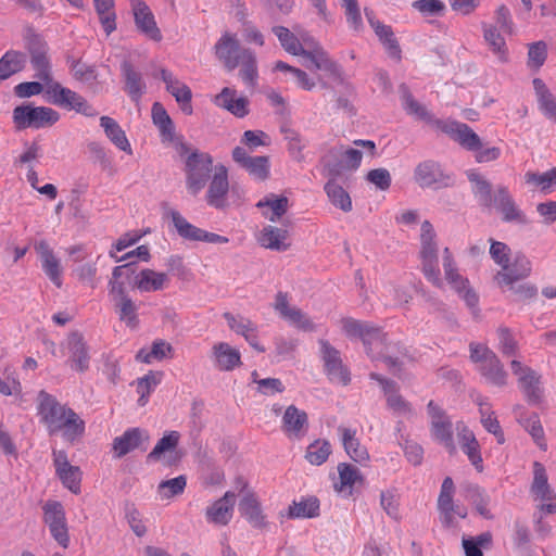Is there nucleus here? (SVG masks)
<instances>
[{"instance_id":"nucleus-1","label":"nucleus","mask_w":556,"mask_h":556,"mask_svg":"<svg viewBox=\"0 0 556 556\" xmlns=\"http://www.w3.org/2000/svg\"><path fill=\"white\" fill-rule=\"evenodd\" d=\"M341 323L342 329L349 338L362 340L369 357L382 359L393 374L401 369L402 364L399 358L387 354L388 336L380 327L351 317L343 318Z\"/></svg>"},{"instance_id":"nucleus-2","label":"nucleus","mask_w":556,"mask_h":556,"mask_svg":"<svg viewBox=\"0 0 556 556\" xmlns=\"http://www.w3.org/2000/svg\"><path fill=\"white\" fill-rule=\"evenodd\" d=\"M440 129L464 150L472 152L477 163H489L501 156L498 147L483 148L481 138L465 123L457 121L438 122Z\"/></svg>"},{"instance_id":"nucleus-3","label":"nucleus","mask_w":556,"mask_h":556,"mask_svg":"<svg viewBox=\"0 0 556 556\" xmlns=\"http://www.w3.org/2000/svg\"><path fill=\"white\" fill-rule=\"evenodd\" d=\"M437 233L432 224L425 220L420 228V251L421 271L425 277L435 287H442L440 278Z\"/></svg>"},{"instance_id":"nucleus-4","label":"nucleus","mask_w":556,"mask_h":556,"mask_svg":"<svg viewBox=\"0 0 556 556\" xmlns=\"http://www.w3.org/2000/svg\"><path fill=\"white\" fill-rule=\"evenodd\" d=\"M363 153L354 148L337 146L328 150L320 159L323 174L327 177L338 178L344 172L356 170L362 163Z\"/></svg>"},{"instance_id":"nucleus-5","label":"nucleus","mask_w":556,"mask_h":556,"mask_svg":"<svg viewBox=\"0 0 556 556\" xmlns=\"http://www.w3.org/2000/svg\"><path fill=\"white\" fill-rule=\"evenodd\" d=\"M213 169V159L206 152L194 150L186 159V185L189 192L197 195L206 185Z\"/></svg>"},{"instance_id":"nucleus-6","label":"nucleus","mask_w":556,"mask_h":556,"mask_svg":"<svg viewBox=\"0 0 556 556\" xmlns=\"http://www.w3.org/2000/svg\"><path fill=\"white\" fill-rule=\"evenodd\" d=\"M510 368L517 377L518 387L527 403L533 406L540 405L544 399L542 376L536 370L516 359L511 361Z\"/></svg>"},{"instance_id":"nucleus-7","label":"nucleus","mask_w":556,"mask_h":556,"mask_svg":"<svg viewBox=\"0 0 556 556\" xmlns=\"http://www.w3.org/2000/svg\"><path fill=\"white\" fill-rule=\"evenodd\" d=\"M162 208L164 216L170 217L177 233L185 240L208 243H227L229 241L227 237L208 232L190 224L178 211L169 207L167 203H163Z\"/></svg>"},{"instance_id":"nucleus-8","label":"nucleus","mask_w":556,"mask_h":556,"mask_svg":"<svg viewBox=\"0 0 556 556\" xmlns=\"http://www.w3.org/2000/svg\"><path fill=\"white\" fill-rule=\"evenodd\" d=\"M59 118L60 114L47 106L18 105L13 110V122L20 130L52 126Z\"/></svg>"},{"instance_id":"nucleus-9","label":"nucleus","mask_w":556,"mask_h":556,"mask_svg":"<svg viewBox=\"0 0 556 556\" xmlns=\"http://www.w3.org/2000/svg\"><path fill=\"white\" fill-rule=\"evenodd\" d=\"M236 484L239 492L242 494L238 507L241 516L244 517L254 529H266L268 522L262 510L261 502L256 493L249 489V483L242 477L237 478Z\"/></svg>"},{"instance_id":"nucleus-10","label":"nucleus","mask_w":556,"mask_h":556,"mask_svg":"<svg viewBox=\"0 0 556 556\" xmlns=\"http://www.w3.org/2000/svg\"><path fill=\"white\" fill-rule=\"evenodd\" d=\"M414 180L422 189L446 188L453 185V176L434 160L418 163L414 169Z\"/></svg>"},{"instance_id":"nucleus-11","label":"nucleus","mask_w":556,"mask_h":556,"mask_svg":"<svg viewBox=\"0 0 556 556\" xmlns=\"http://www.w3.org/2000/svg\"><path fill=\"white\" fill-rule=\"evenodd\" d=\"M535 501H540L539 510L543 514H556V493L548 483L545 467L539 463L533 464V481L530 489Z\"/></svg>"},{"instance_id":"nucleus-12","label":"nucleus","mask_w":556,"mask_h":556,"mask_svg":"<svg viewBox=\"0 0 556 556\" xmlns=\"http://www.w3.org/2000/svg\"><path fill=\"white\" fill-rule=\"evenodd\" d=\"M443 268L445 274V279L452 286V288L463 298L466 302L467 306L476 313L478 306V295L477 293L469 287V281L467 278H464L458 274L456 264L454 262L453 255L448 248L443 250Z\"/></svg>"},{"instance_id":"nucleus-13","label":"nucleus","mask_w":556,"mask_h":556,"mask_svg":"<svg viewBox=\"0 0 556 556\" xmlns=\"http://www.w3.org/2000/svg\"><path fill=\"white\" fill-rule=\"evenodd\" d=\"M428 414L431 418V434L440 442L451 455L456 453V445L453 440V424L446 412L433 401L427 405Z\"/></svg>"},{"instance_id":"nucleus-14","label":"nucleus","mask_w":556,"mask_h":556,"mask_svg":"<svg viewBox=\"0 0 556 556\" xmlns=\"http://www.w3.org/2000/svg\"><path fill=\"white\" fill-rule=\"evenodd\" d=\"M25 47L30 54V62L36 71V77L45 83H50V62L47 55L48 45L45 39L33 29H28L25 35Z\"/></svg>"},{"instance_id":"nucleus-15","label":"nucleus","mask_w":556,"mask_h":556,"mask_svg":"<svg viewBox=\"0 0 556 556\" xmlns=\"http://www.w3.org/2000/svg\"><path fill=\"white\" fill-rule=\"evenodd\" d=\"M454 491L455 485L453 479L451 477H445L438 497V510L440 514V521L446 528H451L456 525L455 516L465 519L468 514L465 506L454 504Z\"/></svg>"},{"instance_id":"nucleus-16","label":"nucleus","mask_w":556,"mask_h":556,"mask_svg":"<svg viewBox=\"0 0 556 556\" xmlns=\"http://www.w3.org/2000/svg\"><path fill=\"white\" fill-rule=\"evenodd\" d=\"M42 509L43 520L51 535L61 546L66 547L70 538L63 505L58 501H48Z\"/></svg>"},{"instance_id":"nucleus-17","label":"nucleus","mask_w":556,"mask_h":556,"mask_svg":"<svg viewBox=\"0 0 556 556\" xmlns=\"http://www.w3.org/2000/svg\"><path fill=\"white\" fill-rule=\"evenodd\" d=\"M273 307L282 319L287 320L292 326L304 331L315 330L314 323L302 309L290 306L287 292H277Z\"/></svg>"},{"instance_id":"nucleus-18","label":"nucleus","mask_w":556,"mask_h":556,"mask_svg":"<svg viewBox=\"0 0 556 556\" xmlns=\"http://www.w3.org/2000/svg\"><path fill=\"white\" fill-rule=\"evenodd\" d=\"M38 405L37 410L40 421L46 426L48 433L59 422L62 417H65L67 405L61 404L55 396L41 390L37 396Z\"/></svg>"},{"instance_id":"nucleus-19","label":"nucleus","mask_w":556,"mask_h":556,"mask_svg":"<svg viewBox=\"0 0 556 556\" xmlns=\"http://www.w3.org/2000/svg\"><path fill=\"white\" fill-rule=\"evenodd\" d=\"M493 206L500 211L502 214V219L505 223H515L518 225L529 224L527 215L516 204L515 200L508 191V188L505 186H497L494 192Z\"/></svg>"},{"instance_id":"nucleus-20","label":"nucleus","mask_w":556,"mask_h":556,"mask_svg":"<svg viewBox=\"0 0 556 556\" xmlns=\"http://www.w3.org/2000/svg\"><path fill=\"white\" fill-rule=\"evenodd\" d=\"M321 348L325 370L330 380L346 386L351 381L350 372L343 365L340 352L333 348L328 341H319Z\"/></svg>"},{"instance_id":"nucleus-21","label":"nucleus","mask_w":556,"mask_h":556,"mask_svg":"<svg viewBox=\"0 0 556 556\" xmlns=\"http://www.w3.org/2000/svg\"><path fill=\"white\" fill-rule=\"evenodd\" d=\"M228 191V170L224 165H218L215 167V173L206 192V203L218 210L225 208L227 206Z\"/></svg>"},{"instance_id":"nucleus-22","label":"nucleus","mask_w":556,"mask_h":556,"mask_svg":"<svg viewBox=\"0 0 556 556\" xmlns=\"http://www.w3.org/2000/svg\"><path fill=\"white\" fill-rule=\"evenodd\" d=\"M65 417L59 420V422L49 432L50 435L61 433L63 439L74 444L80 440L86 431V424L83 418L71 407L67 408Z\"/></svg>"},{"instance_id":"nucleus-23","label":"nucleus","mask_w":556,"mask_h":556,"mask_svg":"<svg viewBox=\"0 0 556 556\" xmlns=\"http://www.w3.org/2000/svg\"><path fill=\"white\" fill-rule=\"evenodd\" d=\"M233 161L251 176L265 180L269 176V159L268 156H250L249 152L242 147H236L232 150Z\"/></svg>"},{"instance_id":"nucleus-24","label":"nucleus","mask_w":556,"mask_h":556,"mask_svg":"<svg viewBox=\"0 0 556 556\" xmlns=\"http://www.w3.org/2000/svg\"><path fill=\"white\" fill-rule=\"evenodd\" d=\"M148 442L149 434L146 430L140 428H130L113 440L112 448L114 457L122 458L136 448L146 450L147 446L142 445Z\"/></svg>"},{"instance_id":"nucleus-25","label":"nucleus","mask_w":556,"mask_h":556,"mask_svg":"<svg viewBox=\"0 0 556 556\" xmlns=\"http://www.w3.org/2000/svg\"><path fill=\"white\" fill-rule=\"evenodd\" d=\"M369 377L370 379L378 381L387 396V405L390 409L401 415L413 414L410 403L399 394V386L395 381L387 379L377 372H370Z\"/></svg>"},{"instance_id":"nucleus-26","label":"nucleus","mask_w":556,"mask_h":556,"mask_svg":"<svg viewBox=\"0 0 556 556\" xmlns=\"http://www.w3.org/2000/svg\"><path fill=\"white\" fill-rule=\"evenodd\" d=\"M160 78L165 83L166 90L175 98L181 111L187 115H191L193 112L191 105V89L166 68L160 70Z\"/></svg>"},{"instance_id":"nucleus-27","label":"nucleus","mask_w":556,"mask_h":556,"mask_svg":"<svg viewBox=\"0 0 556 556\" xmlns=\"http://www.w3.org/2000/svg\"><path fill=\"white\" fill-rule=\"evenodd\" d=\"M134 17L137 28L154 41L162 40V34L156 25L154 15L142 0H131Z\"/></svg>"},{"instance_id":"nucleus-28","label":"nucleus","mask_w":556,"mask_h":556,"mask_svg":"<svg viewBox=\"0 0 556 556\" xmlns=\"http://www.w3.org/2000/svg\"><path fill=\"white\" fill-rule=\"evenodd\" d=\"M281 429L288 438H303L308 429L306 412L299 409L295 405L288 406L282 416Z\"/></svg>"},{"instance_id":"nucleus-29","label":"nucleus","mask_w":556,"mask_h":556,"mask_svg":"<svg viewBox=\"0 0 556 556\" xmlns=\"http://www.w3.org/2000/svg\"><path fill=\"white\" fill-rule=\"evenodd\" d=\"M235 498V493L227 491L223 497L218 498L206 508V520L218 526L228 525L232 518Z\"/></svg>"},{"instance_id":"nucleus-30","label":"nucleus","mask_w":556,"mask_h":556,"mask_svg":"<svg viewBox=\"0 0 556 556\" xmlns=\"http://www.w3.org/2000/svg\"><path fill=\"white\" fill-rule=\"evenodd\" d=\"M67 348L72 368L80 372L86 371L89 368L90 356L83 333L72 331L67 337Z\"/></svg>"},{"instance_id":"nucleus-31","label":"nucleus","mask_w":556,"mask_h":556,"mask_svg":"<svg viewBox=\"0 0 556 556\" xmlns=\"http://www.w3.org/2000/svg\"><path fill=\"white\" fill-rule=\"evenodd\" d=\"M242 50L236 37L227 33L215 45L216 56L228 71H233L239 65Z\"/></svg>"},{"instance_id":"nucleus-32","label":"nucleus","mask_w":556,"mask_h":556,"mask_svg":"<svg viewBox=\"0 0 556 556\" xmlns=\"http://www.w3.org/2000/svg\"><path fill=\"white\" fill-rule=\"evenodd\" d=\"M214 103L239 118L249 114V100L245 97H237V90L229 87L223 88L215 96Z\"/></svg>"},{"instance_id":"nucleus-33","label":"nucleus","mask_w":556,"mask_h":556,"mask_svg":"<svg viewBox=\"0 0 556 556\" xmlns=\"http://www.w3.org/2000/svg\"><path fill=\"white\" fill-rule=\"evenodd\" d=\"M531 271V263L522 254L515 256L514 262L510 264L507 262V267L502 268L496 275V280L501 287L503 283L518 282L521 279L527 278Z\"/></svg>"},{"instance_id":"nucleus-34","label":"nucleus","mask_w":556,"mask_h":556,"mask_svg":"<svg viewBox=\"0 0 556 556\" xmlns=\"http://www.w3.org/2000/svg\"><path fill=\"white\" fill-rule=\"evenodd\" d=\"M35 250L40 256L45 274L58 288H60L62 286V268L59 260L54 256L52 249L49 247L47 241L41 240L35 244Z\"/></svg>"},{"instance_id":"nucleus-35","label":"nucleus","mask_w":556,"mask_h":556,"mask_svg":"<svg viewBox=\"0 0 556 556\" xmlns=\"http://www.w3.org/2000/svg\"><path fill=\"white\" fill-rule=\"evenodd\" d=\"M514 413L516 414L517 421L529 432L536 445L545 451L547 444L539 415L532 413L530 416H526L525 407L519 404L514 407Z\"/></svg>"},{"instance_id":"nucleus-36","label":"nucleus","mask_w":556,"mask_h":556,"mask_svg":"<svg viewBox=\"0 0 556 556\" xmlns=\"http://www.w3.org/2000/svg\"><path fill=\"white\" fill-rule=\"evenodd\" d=\"M463 496L466 501L471 503L477 513L484 519H493V514L488 508L490 496L485 490L476 483L466 482L460 486Z\"/></svg>"},{"instance_id":"nucleus-37","label":"nucleus","mask_w":556,"mask_h":556,"mask_svg":"<svg viewBox=\"0 0 556 556\" xmlns=\"http://www.w3.org/2000/svg\"><path fill=\"white\" fill-rule=\"evenodd\" d=\"M212 354L215 367L222 371H231L241 365L240 352L226 342L214 344Z\"/></svg>"},{"instance_id":"nucleus-38","label":"nucleus","mask_w":556,"mask_h":556,"mask_svg":"<svg viewBox=\"0 0 556 556\" xmlns=\"http://www.w3.org/2000/svg\"><path fill=\"white\" fill-rule=\"evenodd\" d=\"M121 70L125 80V91L132 101L138 102L146 92V84L141 73L136 71L128 61L122 63Z\"/></svg>"},{"instance_id":"nucleus-39","label":"nucleus","mask_w":556,"mask_h":556,"mask_svg":"<svg viewBox=\"0 0 556 556\" xmlns=\"http://www.w3.org/2000/svg\"><path fill=\"white\" fill-rule=\"evenodd\" d=\"M288 236L289 232L287 229L269 225L261 230L257 241L261 247L265 249L273 251H287L290 248V243L286 242Z\"/></svg>"},{"instance_id":"nucleus-40","label":"nucleus","mask_w":556,"mask_h":556,"mask_svg":"<svg viewBox=\"0 0 556 556\" xmlns=\"http://www.w3.org/2000/svg\"><path fill=\"white\" fill-rule=\"evenodd\" d=\"M338 431L345 452L354 462L362 463L369 459L367 448L361 444L356 437V430L340 426Z\"/></svg>"},{"instance_id":"nucleus-41","label":"nucleus","mask_w":556,"mask_h":556,"mask_svg":"<svg viewBox=\"0 0 556 556\" xmlns=\"http://www.w3.org/2000/svg\"><path fill=\"white\" fill-rule=\"evenodd\" d=\"M47 84V93L51 96V102L53 104L76 111V103L81 102L84 97L68 88L63 87L61 84L56 81L51 80Z\"/></svg>"},{"instance_id":"nucleus-42","label":"nucleus","mask_w":556,"mask_h":556,"mask_svg":"<svg viewBox=\"0 0 556 556\" xmlns=\"http://www.w3.org/2000/svg\"><path fill=\"white\" fill-rule=\"evenodd\" d=\"M468 180L472 184V192L478 199L479 204L483 207L491 208L494 203V195L492 197V185L482 175L476 170H468L466 173Z\"/></svg>"},{"instance_id":"nucleus-43","label":"nucleus","mask_w":556,"mask_h":556,"mask_svg":"<svg viewBox=\"0 0 556 556\" xmlns=\"http://www.w3.org/2000/svg\"><path fill=\"white\" fill-rule=\"evenodd\" d=\"M289 200L287 197H277L269 193L256 203L257 208L267 207L269 211H263V216L268 220L278 222L288 211Z\"/></svg>"},{"instance_id":"nucleus-44","label":"nucleus","mask_w":556,"mask_h":556,"mask_svg":"<svg viewBox=\"0 0 556 556\" xmlns=\"http://www.w3.org/2000/svg\"><path fill=\"white\" fill-rule=\"evenodd\" d=\"M532 84L541 112L556 123V98L541 78H534Z\"/></svg>"},{"instance_id":"nucleus-45","label":"nucleus","mask_w":556,"mask_h":556,"mask_svg":"<svg viewBox=\"0 0 556 556\" xmlns=\"http://www.w3.org/2000/svg\"><path fill=\"white\" fill-rule=\"evenodd\" d=\"M136 262H128L124 265L116 266L113 269L112 278L109 281V294L112 302L121 300L122 298H128L124 282L119 281V278L124 275L129 277L136 270Z\"/></svg>"},{"instance_id":"nucleus-46","label":"nucleus","mask_w":556,"mask_h":556,"mask_svg":"<svg viewBox=\"0 0 556 556\" xmlns=\"http://www.w3.org/2000/svg\"><path fill=\"white\" fill-rule=\"evenodd\" d=\"M100 126L104 129L105 136L113 144L127 154H132V149L125 131L114 118L109 116L100 117Z\"/></svg>"},{"instance_id":"nucleus-47","label":"nucleus","mask_w":556,"mask_h":556,"mask_svg":"<svg viewBox=\"0 0 556 556\" xmlns=\"http://www.w3.org/2000/svg\"><path fill=\"white\" fill-rule=\"evenodd\" d=\"M480 374L485 380L496 387H504L507 384V372L496 354L486 358V362L479 365Z\"/></svg>"},{"instance_id":"nucleus-48","label":"nucleus","mask_w":556,"mask_h":556,"mask_svg":"<svg viewBox=\"0 0 556 556\" xmlns=\"http://www.w3.org/2000/svg\"><path fill=\"white\" fill-rule=\"evenodd\" d=\"M483 38L493 54L501 61H508V49L504 37L498 31L496 25L482 23Z\"/></svg>"},{"instance_id":"nucleus-49","label":"nucleus","mask_w":556,"mask_h":556,"mask_svg":"<svg viewBox=\"0 0 556 556\" xmlns=\"http://www.w3.org/2000/svg\"><path fill=\"white\" fill-rule=\"evenodd\" d=\"M338 473L339 482L334 483V489L338 492L345 493L348 496L352 495V489L357 482H363L359 469L351 464L340 463L338 465Z\"/></svg>"},{"instance_id":"nucleus-50","label":"nucleus","mask_w":556,"mask_h":556,"mask_svg":"<svg viewBox=\"0 0 556 556\" xmlns=\"http://www.w3.org/2000/svg\"><path fill=\"white\" fill-rule=\"evenodd\" d=\"M168 281L165 273H156L152 269H143L136 276L135 286L141 292L163 290Z\"/></svg>"},{"instance_id":"nucleus-51","label":"nucleus","mask_w":556,"mask_h":556,"mask_svg":"<svg viewBox=\"0 0 556 556\" xmlns=\"http://www.w3.org/2000/svg\"><path fill=\"white\" fill-rule=\"evenodd\" d=\"M180 441V433L172 430L166 431L157 441L153 450L148 454V462H159L165 454L172 455L176 453V448Z\"/></svg>"},{"instance_id":"nucleus-52","label":"nucleus","mask_w":556,"mask_h":556,"mask_svg":"<svg viewBox=\"0 0 556 556\" xmlns=\"http://www.w3.org/2000/svg\"><path fill=\"white\" fill-rule=\"evenodd\" d=\"M239 64L241 68L239 75L248 87L254 88L257 85L258 72L257 62L254 52L250 49H243L240 53Z\"/></svg>"},{"instance_id":"nucleus-53","label":"nucleus","mask_w":556,"mask_h":556,"mask_svg":"<svg viewBox=\"0 0 556 556\" xmlns=\"http://www.w3.org/2000/svg\"><path fill=\"white\" fill-rule=\"evenodd\" d=\"M173 346L164 340H155L150 350L140 349L136 354V361L151 364L153 361H162L173 356Z\"/></svg>"},{"instance_id":"nucleus-54","label":"nucleus","mask_w":556,"mask_h":556,"mask_svg":"<svg viewBox=\"0 0 556 556\" xmlns=\"http://www.w3.org/2000/svg\"><path fill=\"white\" fill-rule=\"evenodd\" d=\"M114 311L122 323L131 329L139 325L138 306L130 296L122 298L113 303Z\"/></svg>"},{"instance_id":"nucleus-55","label":"nucleus","mask_w":556,"mask_h":556,"mask_svg":"<svg viewBox=\"0 0 556 556\" xmlns=\"http://www.w3.org/2000/svg\"><path fill=\"white\" fill-rule=\"evenodd\" d=\"M26 56L23 52L10 50L0 59V80L8 79L25 66Z\"/></svg>"},{"instance_id":"nucleus-56","label":"nucleus","mask_w":556,"mask_h":556,"mask_svg":"<svg viewBox=\"0 0 556 556\" xmlns=\"http://www.w3.org/2000/svg\"><path fill=\"white\" fill-rule=\"evenodd\" d=\"M93 5L105 34H112L116 29L114 0H93Z\"/></svg>"},{"instance_id":"nucleus-57","label":"nucleus","mask_w":556,"mask_h":556,"mask_svg":"<svg viewBox=\"0 0 556 556\" xmlns=\"http://www.w3.org/2000/svg\"><path fill=\"white\" fill-rule=\"evenodd\" d=\"M152 119L157 126L163 141H173L175 126L166 110L159 102L152 106Z\"/></svg>"},{"instance_id":"nucleus-58","label":"nucleus","mask_w":556,"mask_h":556,"mask_svg":"<svg viewBox=\"0 0 556 556\" xmlns=\"http://www.w3.org/2000/svg\"><path fill=\"white\" fill-rule=\"evenodd\" d=\"M319 515V501L315 496L302 498L293 502L289 506V518H314Z\"/></svg>"},{"instance_id":"nucleus-59","label":"nucleus","mask_w":556,"mask_h":556,"mask_svg":"<svg viewBox=\"0 0 556 556\" xmlns=\"http://www.w3.org/2000/svg\"><path fill=\"white\" fill-rule=\"evenodd\" d=\"M337 178L329 177L325 185V191L331 203L343 212L352 211V200L349 193L336 182Z\"/></svg>"},{"instance_id":"nucleus-60","label":"nucleus","mask_w":556,"mask_h":556,"mask_svg":"<svg viewBox=\"0 0 556 556\" xmlns=\"http://www.w3.org/2000/svg\"><path fill=\"white\" fill-rule=\"evenodd\" d=\"M271 31L277 36L281 47L292 55H302L304 48L299 38L285 26H274Z\"/></svg>"},{"instance_id":"nucleus-61","label":"nucleus","mask_w":556,"mask_h":556,"mask_svg":"<svg viewBox=\"0 0 556 556\" xmlns=\"http://www.w3.org/2000/svg\"><path fill=\"white\" fill-rule=\"evenodd\" d=\"M163 374L161 371H149L137 380V392L140 394L138 403L144 406L153 389L161 382Z\"/></svg>"},{"instance_id":"nucleus-62","label":"nucleus","mask_w":556,"mask_h":556,"mask_svg":"<svg viewBox=\"0 0 556 556\" xmlns=\"http://www.w3.org/2000/svg\"><path fill=\"white\" fill-rule=\"evenodd\" d=\"M330 454V443L327 440H316L307 446L305 458L309 464L320 466L328 459Z\"/></svg>"},{"instance_id":"nucleus-63","label":"nucleus","mask_w":556,"mask_h":556,"mask_svg":"<svg viewBox=\"0 0 556 556\" xmlns=\"http://www.w3.org/2000/svg\"><path fill=\"white\" fill-rule=\"evenodd\" d=\"M399 91L403 101V106L409 114L416 115L420 119H428L430 117L426 108L414 99L406 84H401L399 86Z\"/></svg>"},{"instance_id":"nucleus-64","label":"nucleus","mask_w":556,"mask_h":556,"mask_svg":"<svg viewBox=\"0 0 556 556\" xmlns=\"http://www.w3.org/2000/svg\"><path fill=\"white\" fill-rule=\"evenodd\" d=\"M62 484L74 494L80 493L81 470L78 466H68L64 469L55 471Z\"/></svg>"}]
</instances>
